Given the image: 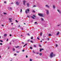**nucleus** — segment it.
I'll list each match as a JSON object with an SVG mask.
<instances>
[{"label": "nucleus", "instance_id": "a18cd8bd", "mask_svg": "<svg viewBox=\"0 0 61 61\" xmlns=\"http://www.w3.org/2000/svg\"><path fill=\"white\" fill-rule=\"evenodd\" d=\"M8 39H7V41H8Z\"/></svg>", "mask_w": 61, "mask_h": 61}, {"label": "nucleus", "instance_id": "774afa93", "mask_svg": "<svg viewBox=\"0 0 61 61\" xmlns=\"http://www.w3.org/2000/svg\"><path fill=\"white\" fill-rule=\"evenodd\" d=\"M13 24V23H11V25H12Z\"/></svg>", "mask_w": 61, "mask_h": 61}, {"label": "nucleus", "instance_id": "6e6d98bb", "mask_svg": "<svg viewBox=\"0 0 61 61\" xmlns=\"http://www.w3.org/2000/svg\"><path fill=\"white\" fill-rule=\"evenodd\" d=\"M30 49H32V47H30Z\"/></svg>", "mask_w": 61, "mask_h": 61}, {"label": "nucleus", "instance_id": "79ce46f5", "mask_svg": "<svg viewBox=\"0 0 61 61\" xmlns=\"http://www.w3.org/2000/svg\"><path fill=\"white\" fill-rule=\"evenodd\" d=\"M8 49H9V48H10L9 47H8Z\"/></svg>", "mask_w": 61, "mask_h": 61}, {"label": "nucleus", "instance_id": "39448f33", "mask_svg": "<svg viewBox=\"0 0 61 61\" xmlns=\"http://www.w3.org/2000/svg\"><path fill=\"white\" fill-rule=\"evenodd\" d=\"M8 9L9 10L11 11V10H12V8L10 7H9L8 8Z\"/></svg>", "mask_w": 61, "mask_h": 61}, {"label": "nucleus", "instance_id": "c9c22d12", "mask_svg": "<svg viewBox=\"0 0 61 61\" xmlns=\"http://www.w3.org/2000/svg\"><path fill=\"white\" fill-rule=\"evenodd\" d=\"M3 14H4V15H6V13H4Z\"/></svg>", "mask_w": 61, "mask_h": 61}, {"label": "nucleus", "instance_id": "1a4fd4ad", "mask_svg": "<svg viewBox=\"0 0 61 61\" xmlns=\"http://www.w3.org/2000/svg\"><path fill=\"white\" fill-rule=\"evenodd\" d=\"M12 19L11 18H9V20H10V22H12V21L11 20Z\"/></svg>", "mask_w": 61, "mask_h": 61}, {"label": "nucleus", "instance_id": "473e14b6", "mask_svg": "<svg viewBox=\"0 0 61 61\" xmlns=\"http://www.w3.org/2000/svg\"><path fill=\"white\" fill-rule=\"evenodd\" d=\"M37 39H38V40H40V39L38 38V37H37Z\"/></svg>", "mask_w": 61, "mask_h": 61}, {"label": "nucleus", "instance_id": "6ab92c4d", "mask_svg": "<svg viewBox=\"0 0 61 61\" xmlns=\"http://www.w3.org/2000/svg\"><path fill=\"white\" fill-rule=\"evenodd\" d=\"M57 11L60 13H61V11L59 10H57Z\"/></svg>", "mask_w": 61, "mask_h": 61}, {"label": "nucleus", "instance_id": "09e8293b", "mask_svg": "<svg viewBox=\"0 0 61 61\" xmlns=\"http://www.w3.org/2000/svg\"><path fill=\"white\" fill-rule=\"evenodd\" d=\"M34 47H36V45H34Z\"/></svg>", "mask_w": 61, "mask_h": 61}, {"label": "nucleus", "instance_id": "a19ab883", "mask_svg": "<svg viewBox=\"0 0 61 61\" xmlns=\"http://www.w3.org/2000/svg\"><path fill=\"white\" fill-rule=\"evenodd\" d=\"M1 26H4V25H1Z\"/></svg>", "mask_w": 61, "mask_h": 61}, {"label": "nucleus", "instance_id": "72a5a7b5", "mask_svg": "<svg viewBox=\"0 0 61 61\" xmlns=\"http://www.w3.org/2000/svg\"><path fill=\"white\" fill-rule=\"evenodd\" d=\"M30 61H32V59H30Z\"/></svg>", "mask_w": 61, "mask_h": 61}, {"label": "nucleus", "instance_id": "69168bd1", "mask_svg": "<svg viewBox=\"0 0 61 61\" xmlns=\"http://www.w3.org/2000/svg\"><path fill=\"white\" fill-rule=\"evenodd\" d=\"M13 3H11V4H13Z\"/></svg>", "mask_w": 61, "mask_h": 61}, {"label": "nucleus", "instance_id": "6e6552de", "mask_svg": "<svg viewBox=\"0 0 61 61\" xmlns=\"http://www.w3.org/2000/svg\"><path fill=\"white\" fill-rule=\"evenodd\" d=\"M45 7H47L48 8H50V7L48 5H45Z\"/></svg>", "mask_w": 61, "mask_h": 61}, {"label": "nucleus", "instance_id": "5fc2aeb1", "mask_svg": "<svg viewBox=\"0 0 61 61\" xmlns=\"http://www.w3.org/2000/svg\"><path fill=\"white\" fill-rule=\"evenodd\" d=\"M10 36H12V35H11V34H10Z\"/></svg>", "mask_w": 61, "mask_h": 61}, {"label": "nucleus", "instance_id": "423d86ee", "mask_svg": "<svg viewBox=\"0 0 61 61\" xmlns=\"http://www.w3.org/2000/svg\"><path fill=\"white\" fill-rule=\"evenodd\" d=\"M29 12V9H27V10H26V14H27V13H28V12Z\"/></svg>", "mask_w": 61, "mask_h": 61}, {"label": "nucleus", "instance_id": "e2e57ef3", "mask_svg": "<svg viewBox=\"0 0 61 61\" xmlns=\"http://www.w3.org/2000/svg\"><path fill=\"white\" fill-rule=\"evenodd\" d=\"M10 45L11 44V43H10Z\"/></svg>", "mask_w": 61, "mask_h": 61}, {"label": "nucleus", "instance_id": "3c124183", "mask_svg": "<svg viewBox=\"0 0 61 61\" xmlns=\"http://www.w3.org/2000/svg\"><path fill=\"white\" fill-rule=\"evenodd\" d=\"M47 39H48V40H49V38H48Z\"/></svg>", "mask_w": 61, "mask_h": 61}, {"label": "nucleus", "instance_id": "b1692460", "mask_svg": "<svg viewBox=\"0 0 61 61\" xmlns=\"http://www.w3.org/2000/svg\"><path fill=\"white\" fill-rule=\"evenodd\" d=\"M30 42H31V43H34V42H33V41H30Z\"/></svg>", "mask_w": 61, "mask_h": 61}, {"label": "nucleus", "instance_id": "0e129e2a", "mask_svg": "<svg viewBox=\"0 0 61 61\" xmlns=\"http://www.w3.org/2000/svg\"><path fill=\"white\" fill-rule=\"evenodd\" d=\"M21 36H23V35H21Z\"/></svg>", "mask_w": 61, "mask_h": 61}, {"label": "nucleus", "instance_id": "f257e3e1", "mask_svg": "<svg viewBox=\"0 0 61 61\" xmlns=\"http://www.w3.org/2000/svg\"><path fill=\"white\" fill-rule=\"evenodd\" d=\"M56 56V55L54 54L52 52L51 53L50 56L51 58H52L53 57H54V56Z\"/></svg>", "mask_w": 61, "mask_h": 61}, {"label": "nucleus", "instance_id": "412c9836", "mask_svg": "<svg viewBox=\"0 0 61 61\" xmlns=\"http://www.w3.org/2000/svg\"><path fill=\"white\" fill-rule=\"evenodd\" d=\"M53 8H54V9H55V6L54 5H53Z\"/></svg>", "mask_w": 61, "mask_h": 61}, {"label": "nucleus", "instance_id": "7c9ffc66", "mask_svg": "<svg viewBox=\"0 0 61 61\" xmlns=\"http://www.w3.org/2000/svg\"><path fill=\"white\" fill-rule=\"evenodd\" d=\"M32 12H33V13H35V11H34V10H33L32 11Z\"/></svg>", "mask_w": 61, "mask_h": 61}, {"label": "nucleus", "instance_id": "f704fd0d", "mask_svg": "<svg viewBox=\"0 0 61 61\" xmlns=\"http://www.w3.org/2000/svg\"><path fill=\"white\" fill-rule=\"evenodd\" d=\"M39 46H40V47H41V45H39Z\"/></svg>", "mask_w": 61, "mask_h": 61}, {"label": "nucleus", "instance_id": "13d9d810", "mask_svg": "<svg viewBox=\"0 0 61 61\" xmlns=\"http://www.w3.org/2000/svg\"><path fill=\"white\" fill-rule=\"evenodd\" d=\"M13 29H15V28H12Z\"/></svg>", "mask_w": 61, "mask_h": 61}, {"label": "nucleus", "instance_id": "49530a36", "mask_svg": "<svg viewBox=\"0 0 61 61\" xmlns=\"http://www.w3.org/2000/svg\"><path fill=\"white\" fill-rule=\"evenodd\" d=\"M30 41V40H28V41H27V42H29V41Z\"/></svg>", "mask_w": 61, "mask_h": 61}, {"label": "nucleus", "instance_id": "58836bf2", "mask_svg": "<svg viewBox=\"0 0 61 61\" xmlns=\"http://www.w3.org/2000/svg\"><path fill=\"white\" fill-rule=\"evenodd\" d=\"M26 58H27L28 57V56H27L26 55Z\"/></svg>", "mask_w": 61, "mask_h": 61}, {"label": "nucleus", "instance_id": "f8f14e48", "mask_svg": "<svg viewBox=\"0 0 61 61\" xmlns=\"http://www.w3.org/2000/svg\"><path fill=\"white\" fill-rule=\"evenodd\" d=\"M60 33H59V32H58L56 34V35H58Z\"/></svg>", "mask_w": 61, "mask_h": 61}, {"label": "nucleus", "instance_id": "f03ea898", "mask_svg": "<svg viewBox=\"0 0 61 61\" xmlns=\"http://www.w3.org/2000/svg\"><path fill=\"white\" fill-rule=\"evenodd\" d=\"M38 15L40 16H41V17H44L45 16V15L42 13H39Z\"/></svg>", "mask_w": 61, "mask_h": 61}, {"label": "nucleus", "instance_id": "2f4dec72", "mask_svg": "<svg viewBox=\"0 0 61 61\" xmlns=\"http://www.w3.org/2000/svg\"><path fill=\"white\" fill-rule=\"evenodd\" d=\"M4 4H6V1H4Z\"/></svg>", "mask_w": 61, "mask_h": 61}, {"label": "nucleus", "instance_id": "20e7f679", "mask_svg": "<svg viewBox=\"0 0 61 61\" xmlns=\"http://www.w3.org/2000/svg\"><path fill=\"white\" fill-rule=\"evenodd\" d=\"M20 3L18 1H17L16 2L15 4L17 5H19Z\"/></svg>", "mask_w": 61, "mask_h": 61}, {"label": "nucleus", "instance_id": "ea45409f", "mask_svg": "<svg viewBox=\"0 0 61 61\" xmlns=\"http://www.w3.org/2000/svg\"><path fill=\"white\" fill-rule=\"evenodd\" d=\"M15 21L16 22H17V23L18 22V21H17V20H15Z\"/></svg>", "mask_w": 61, "mask_h": 61}, {"label": "nucleus", "instance_id": "f3484780", "mask_svg": "<svg viewBox=\"0 0 61 61\" xmlns=\"http://www.w3.org/2000/svg\"><path fill=\"white\" fill-rule=\"evenodd\" d=\"M19 47V46H18L15 47V48H18V47Z\"/></svg>", "mask_w": 61, "mask_h": 61}, {"label": "nucleus", "instance_id": "603ef678", "mask_svg": "<svg viewBox=\"0 0 61 61\" xmlns=\"http://www.w3.org/2000/svg\"><path fill=\"white\" fill-rule=\"evenodd\" d=\"M22 51H23V52H24V50H22Z\"/></svg>", "mask_w": 61, "mask_h": 61}, {"label": "nucleus", "instance_id": "dca6fc26", "mask_svg": "<svg viewBox=\"0 0 61 61\" xmlns=\"http://www.w3.org/2000/svg\"><path fill=\"white\" fill-rule=\"evenodd\" d=\"M7 36V34H4V36L5 37V36Z\"/></svg>", "mask_w": 61, "mask_h": 61}, {"label": "nucleus", "instance_id": "052dcab7", "mask_svg": "<svg viewBox=\"0 0 61 61\" xmlns=\"http://www.w3.org/2000/svg\"><path fill=\"white\" fill-rule=\"evenodd\" d=\"M60 25H57V26H59Z\"/></svg>", "mask_w": 61, "mask_h": 61}, {"label": "nucleus", "instance_id": "7ed1b4c3", "mask_svg": "<svg viewBox=\"0 0 61 61\" xmlns=\"http://www.w3.org/2000/svg\"><path fill=\"white\" fill-rule=\"evenodd\" d=\"M46 14L48 15L49 14V11L48 10H46Z\"/></svg>", "mask_w": 61, "mask_h": 61}, {"label": "nucleus", "instance_id": "bf43d9fd", "mask_svg": "<svg viewBox=\"0 0 61 61\" xmlns=\"http://www.w3.org/2000/svg\"><path fill=\"white\" fill-rule=\"evenodd\" d=\"M27 16L28 17H29V16Z\"/></svg>", "mask_w": 61, "mask_h": 61}, {"label": "nucleus", "instance_id": "9d476101", "mask_svg": "<svg viewBox=\"0 0 61 61\" xmlns=\"http://www.w3.org/2000/svg\"><path fill=\"white\" fill-rule=\"evenodd\" d=\"M42 50H44V49H40V52H41Z\"/></svg>", "mask_w": 61, "mask_h": 61}, {"label": "nucleus", "instance_id": "4be33fe9", "mask_svg": "<svg viewBox=\"0 0 61 61\" xmlns=\"http://www.w3.org/2000/svg\"><path fill=\"white\" fill-rule=\"evenodd\" d=\"M13 51H15V48H13Z\"/></svg>", "mask_w": 61, "mask_h": 61}, {"label": "nucleus", "instance_id": "393cba45", "mask_svg": "<svg viewBox=\"0 0 61 61\" xmlns=\"http://www.w3.org/2000/svg\"><path fill=\"white\" fill-rule=\"evenodd\" d=\"M36 54H37V55H38V54H39V53H38V52H36Z\"/></svg>", "mask_w": 61, "mask_h": 61}, {"label": "nucleus", "instance_id": "bb28decb", "mask_svg": "<svg viewBox=\"0 0 61 61\" xmlns=\"http://www.w3.org/2000/svg\"><path fill=\"white\" fill-rule=\"evenodd\" d=\"M42 33H40V36H42Z\"/></svg>", "mask_w": 61, "mask_h": 61}, {"label": "nucleus", "instance_id": "aec40b11", "mask_svg": "<svg viewBox=\"0 0 61 61\" xmlns=\"http://www.w3.org/2000/svg\"><path fill=\"white\" fill-rule=\"evenodd\" d=\"M41 20L42 21H44V19L43 18H41Z\"/></svg>", "mask_w": 61, "mask_h": 61}, {"label": "nucleus", "instance_id": "864d4df0", "mask_svg": "<svg viewBox=\"0 0 61 61\" xmlns=\"http://www.w3.org/2000/svg\"><path fill=\"white\" fill-rule=\"evenodd\" d=\"M17 53H19V51H17Z\"/></svg>", "mask_w": 61, "mask_h": 61}, {"label": "nucleus", "instance_id": "c756f323", "mask_svg": "<svg viewBox=\"0 0 61 61\" xmlns=\"http://www.w3.org/2000/svg\"><path fill=\"white\" fill-rule=\"evenodd\" d=\"M31 39H33V37H31Z\"/></svg>", "mask_w": 61, "mask_h": 61}, {"label": "nucleus", "instance_id": "e433bc0d", "mask_svg": "<svg viewBox=\"0 0 61 61\" xmlns=\"http://www.w3.org/2000/svg\"><path fill=\"white\" fill-rule=\"evenodd\" d=\"M33 53H35V52H34V50H33Z\"/></svg>", "mask_w": 61, "mask_h": 61}, {"label": "nucleus", "instance_id": "4468645a", "mask_svg": "<svg viewBox=\"0 0 61 61\" xmlns=\"http://www.w3.org/2000/svg\"><path fill=\"white\" fill-rule=\"evenodd\" d=\"M31 18H32L33 19H35V18H34V17H33V16H31Z\"/></svg>", "mask_w": 61, "mask_h": 61}, {"label": "nucleus", "instance_id": "a211bd4d", "mask_svg": "<svg viewBox=\"0 0 61 61\" xmlns=\"http://www.w3.org/2000/svg\"><path fill=\"white\" fill-rule=\"evenodd\" d=\"M27 45V44L26 43V44L23 47H25V46H26Z\"/></svg>", "mask_w": 61, "mask_h": 61}, {"label": "nucleus", "instance_id": "9b49d317", "mask_svg": "<svg viewBox=\"0 0 61 61\" xmlns=\"http://www.w3.org/2000/svg\"><path fill=\"white\" fill-rule=\"evenodd\" d=\"M27 5L28 6H29V3H27Z\"/></svg>", "mask_w": 61, "mask_h": 61}, {"label": "nucleus", "instance_id": "338daca9", "mask_svg": "<svg viewBox=\"0 0 61 61\" xmlns=\"http://www.w3.org/2000/svg\"><path fill=\"white\" fill-rule=\"evenodd\" d=\"M24 24H25V23H24Z\"/></svg>", "mask_w": 61, "mask_h": 61}, {"label": "nucleus", "instance_id": "680f3d73", "mask_svg": "<svg viewBox=\"0 0 61 61\" xmlns=\"http://www.w3.org/2000/svg\"><path fill=\"white\" fill-rule=\"evenodd\" d=\"M20 25H19L18 26L19 27H20Z\"/></svg>", "mask_w": 61, "mask_h": 61}, {"label": "nucleus", "instance_id": "4d7b16f0", "mask_svg": "<svg viewBox=\"0 0 61 61\" xmlns=\"http://www.w3.org/2000/svg\"><path fill=\"white\" fill-rule=\"evenodd\" d=\"M40 42H42V41H40Z\"/></svg>", "mask_w": 61, "mask_h": 61}, {"label": "nucleus", "instance_id": "de8ad7c7", "mask_svg": "<svg viewBox=\"0 0 61 61\" xmlns=\"http://www.w3.org/2000/svg\"><path fill=\"white\" fill-rule=\"evenodd\" d=\"M14 55H15V56H16V54H14Z\"/></svg>", "mask_w": 61, "mask_h": 61}, {"label": "nucleus", "instance_id": "5701e85b", "mask_svg": "<svg viewBox=\"0 0 61 61\" xmlns=\"http://www.w3.org/2000/svg\"><path fill=\"white\" fill-rule=\"evenodd\" d=\"M22 9H20V12L21 13H22Z\"/></svg>", "mask_w": 61, "mask_h": 61}, {"label": "nucleus", "instance_id": "a878e982", "mask_svg": "<svg viewBox=\"0 0 61 61\" xmlns=\"http://www.w3.org/2000/svg\"><path fill=\"white\" fill-rule=\"evenodd\" d=\"M49 36H51V35L50 34H49L48 35Z\"/></svg>", "mask_w": 61, "mask_h": 61}, {"label": "nucleus", "instance_id": "c03bdc74", "mask_svg": "<svg viewBox=\"0 0 61 61\" xmlns=\"http://www.w3.org/2000/svg\"><path fill=\"white\" fill-rule=\"evenodd\" d=\"M56 47H57V44H56Z\"/></svg>", "mask_w": 61, "mask_h": 61}, {"label": "nucleus", "instance_id": "4c0bfd02", "mask_svg": "<svg viewBox=\"0 0 61 61\" xmlns=\"http://www.w3.org/2000/svg\"><path fill=\"white\" fill-rule=\"evenodd\" d=\"M33 16H34V17H36V16H35V15H33Z\"/></svg>", "mask_w": 61, "mask_h": 61}, {"label": "nucleus", "instance_id": "ddd939ff", "mask_svg": "<svg viewBox=\"0 0 61 61\" xmlns=\"http://www.w3.org/2000/svg\"><path fill=\"white\" fill-rule=\"evenodd\" d=\"M35 24H36V25H38V23H37L36 22H35Z\"/></svg>", "mask_w": 61, "mask_h": 61}, {"label": "nucleus", "instance_id": "2eb2a0df", "mask_svg": "<svg viewBox=\"0 0 61 61\" xmlns=\"http://www.w3.org/2000/svg\"><path fill=\"white\" fill-rule=\"evenodd\" d=\"M39 55L40 56H42V53H39Z\"/></svg>", "mask_w": 61, "mask_h": 61}, {"label": "nucleus", "instance_id": "c85d7f7f", "mask_svg": "<svg viewBox=\"0 0 61 61\" xmlns=\"http://www.w3.org/2000/svg\"><path fill=\"white\" fill-rule=\"evenodd\" d=\"M0 42H3V41L2 40H0Z\"/></svg>", "mask_w": 61, "mask_h": 61}, {"label": "nucleus", "instance_id": "0eeeda50", "mask_svg": "<svg viewBox=\"0 0 61 61\" xmlns=\"http://www.w3.org/2000/svg\"><path fill=\"white\" fill-rule=\"evenodd\" d=\"M23 4L24 5H25V2H26V1L25 0L23 1Z\"/></svg>", "mask_w": 61, "mask_h": 61}, {"label": "nucleus", "instance_id": "cd10ccee", "mask_svg": "<svg viewBox=\"0 0 61 61\" xmlns=\"http://www.w3.org/2000/svg\"><path fill=\"white\" fill-rule=\"evenodd\" d=\"M36 5H34L33 6V7H36Z\"/></svg>", "mask_w": 61, "mask_h": 61}, {"label": "nucleus", "instance_id": "37998d69", "mask_svg": "<svg viewBox=\"0 0 61 61\" xmlns=\"http://www.w3.org/2000/svg\"><path fill=\"white\" fill-rule=\"evenodd\" d=\"M0 45H2V43H0Z\"/></svg>", "mask_w": 61, "mask_h": 61}, {"label": "nucleus", "instance_id": "8fccbe9b", "mask_svg": "<svg viewBox=\"0 0 61 61\" xmlns=\"http://www.w3.org/2000/svg\"><path fill=\"white\" fill-rule=\"evenodd\" d=\"M27 35H28V36H30V35H29V34H28Z\"/></svg>", "mask_w": 61, "mask_h": 61}]
</instances>
